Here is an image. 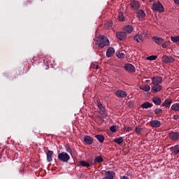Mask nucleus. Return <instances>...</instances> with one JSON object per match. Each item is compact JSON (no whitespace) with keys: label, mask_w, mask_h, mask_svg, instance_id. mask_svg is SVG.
<instances>
[{"label":"nucleus","mask_w":179,"mask_h":179,"mask_svg":"<svg viewBox=\"0 0 179 179\" xmlns=\"http://www.w3.org/2000/svg\"><path fill=\"white\" fill-rule=\"evenodd\" d=\"M169 138L172 141H177V139H178V138H179L178 133H177V132L169 133Z\"/></svg>","instance_id":"nucleus-14"},{"label":"nucleus","mask_w":179,"mask_h":179,"mask_svg":"<svg viewBox=\"0 0 179 179\" xmlns=\"http://www.w3.org/2000/svg\"><path fill=\"white\" fill-rule=\"evenodd\" d=\"M47 161L48 162H52V155H54V152L49 150L47 152Z\"/></svg>","instance_id":"nucleus-20"},{"label":"nucleus","mask_w":179,"mask_h":179,"mask_svg":"<svg viewBox=\"0 0 179 179\" xmlns=\"http://www.w3.org/2000/svg\"><path fill=\"white\" fill-rule=\"evenodd\" d=\"M51 61H52V58L48 57L47 60L48 65H52V63H51Z\"/></svg>","instance_id":"nucleus-40"},{"label":"nucleus","mask_w":179,"mask_h":179,"mask_svg":"<svg viewBox=\"0 0 179 179\" xmlns=\"http://www.w3.org/2000/svg\"><path fill=\"white\" fill-rule=\"evenodd\" d=\"M124 14H122V13H120L118 15V20H120V22H122L124 21Z\"/></svg>","instance_id":"nucleus-34"},{"label":"nucleus","mask_w":179,"mask_h":179,"mask_svg":"<svg viewBox=\"0 0 179 179\" xmlns=\"http://www.w3.org/2000/svg\"><path fill=\"white\" fill-rule=\"evenodd\" d=\"M173 2H175L176 5H179V0H173Z\"/></svg>","instance_id":"nucleus-44"},{"label":"nucleus","mask_w":179,"mask_h":179,"mask_svg":"<svg viewBox=\"0 0 179 179\" xmlns=\"http://www.w3.org/2000/svg\"><path fill=\"white\" fill-rule=\"evenodd\" d=\"M124 131L126 132H129V131H132V128L129 127H124Z\"/></svg>","instance_id":"nucleus-38"},{"label":"nucleus","mask_w":179,"mask_h":179,"mask_svg":"<svg viewBox=\"0 0 179 179\" xmlns=\"http://www.w3.org/2000/svg\"><path fill=\"white\" fill-rule=\"evenodd\" d=\"M162 59V62L164 64H171V62H174V58L171 56L164 55Z\"/></svg>","instance_id":"nucleus-4"},{"label":"nucleus","mask_w":179,"mask_h":179,"mask_svg":"<svg viewBox=\"0 0 179 179\" xmlns=\"http://www.w3.org/2000/svg\"><path fill=\"white\" fill-rule=\"evenodd\" d=\"M155 113L156 114H162L163 113V110H162L160 108H157L155 110Z\"/></svg>","instance_id":"nucleus-37"},{"label":"nucleus","mask_w":179,"mask_h":179,"mask_svg":"<svg viewBox=\"0 0 179 179\" xmlns=\"http://www.w3.org/2000/svg\"><path fill=\"white\" fill-rule=\"evenodd\" d=\"M110 26H111V24H110Z\"/></svg>","instance_id":"nucleus-46"},{"label":"nucleus","mask_w":179,"mask_h":179,"mask_svg":"<svg viewBox=\"0 0 179 179\" xmlns=\"http://www.w3.org/2000/svg\"><path fill=\"white\" fill-rule=\"evenodd\" d=\"M152 101L156 106L162 104V99L160 98L154 97L152 98Z\"/></svg>","instance_id":"nucleus-25"},{"label":"nucleus","mask_w":179,"mask_h":179,"mask_svg":"<svg viewBox=\"0 0 179 179\" xmlns=\"http://www.w3.org/2000/svg\"><path fill=\"white\" fill-rule=\"evenodd\" d=\"M116 37L119 40H124L127 37V34L124 32H118L116 34Z\"/></svg>","instance_id":"nucleus-16"},{"label":"nucleus","mask_w":179,"mask_h":179,"mask_svg":"<svg viewBox=\"0 0 179 179\" xmlns=\"http://www.w3.org/2000/svg\"><path fill=\"white\" fill-rule=\"evenodd\" d=\"M163 89V87L160 84H154L151 88L152 93H157V92H160Z\"/></svg>","instance_id":"nucleus-7"},{"label":"nucleus","mask_w":179,"mask_h":179,"mask_svg":"<svg viewBox=\"0 0 179 179\" xmlns=\"http://www.w3.org/2000/svg\"><path fill=\"white\" fill-rule=\"evenodd\" d=\"M117 58H125V54L119 52L117 55Z\"/></svg>","instance_id":"nucleus-36"},{"label":"nucleus","mask_w":179,"mask_h":179,"mask_svg":"<svg viewBox=\"0 0 179 179\" xmlns=\"http://www.w3.org/2000/svg\"><path fill=\"white\" fill-rule=\"evenodd\" d=\"M134 40L137 41V43H142L143 41V36H142V34H137L134 36Z\"/></svg>","instance_id":"nucleus-17"},{"label":"nucleus","mask_w":179,"mask_h":179,"mask_svg":"<svg viewBox=\"0 0 179 179\" xmlns=\"http://www.w3.org/2000/svg\"><path fill=\"white\" fill-rule=\"evenodd\" d=\"M170 45L169 41H164V43H162V48H167Z\"/></svg>","instance_id":"nucleus-33"},{"label":"nucleus","mask_w":179,"mask_h":179,"mask_svg":"<svg viewBox=\"0 0 179 179\" xmlns=\"http://www.w3.org/2000/svg\"><path fill=\"white\" fill-rule=\"evenodd\" d=\"M152 10H157L158 12H164V8L161 2L154 3L152 5Z\"/></svg>","instance_id":"nucleus-3"},{"label":"nucleus","mask_w":179,"mask_h":179,"mask_svg":"<svg viewBox=\"0 0 179 179\" xmlns=\"http://www.w3.org/2000/svg\"><path fill=\"white\" fill-rule=\"evenodd\" d=\"M150 125L152 128H159L162 125V122L159 120H151Z\"/></svg>","instance_id":"nucleus-10"},{"label":"nucleus","mask_w":179,"mask_h":179,"mask_svg":"<svg viewBox=\"0 0 179 179\" xmlns=\"http://www.w3.org/2000/svg\"><path fill=\"white\" fill-rule=\"evenodd\" d=\"M145 82H146V83H149V82H150V80H145Z\"/></svg>","instance_id":"nucleus-45"},{"label":"nucleus","mask_w":179,"mask_h":179,"mask_svg":"<svg viewBox=\"0 0 179 179\" xmlns=\"http://www.w3.org/2000/svg\"><path fill=\"white\" fill-rule=\"evenodd\" d=\"M96 41L99 48H103L106 45H110V41L104 36H100L96 38Z\"/></svg>","instance_id":"nucleus-1"},{"label":"nucleus","mask_w":179,"mask_h":179,"mask_svg":"<svg viewBox=\"0 0 179 179\" xmlns=\"http://www.w3.org/2000/svg\"><path fill=\"white\" fill-rule=\"evenodd\" d=\"M124 69H126V71H127V72H131L132 73H134V72H135V71L136 70L135 69V66L131 64H125Z\"/></svg>","instance_id":"nucleus-9"},{"label":"nucleus","mask_w":179,"mask_h":179,"mask_svg":"<svg viewBox=\"0 0 179 179\" xmlns=\"http://www.w3.org/2000/svg\"><path fill=\"white\" fill-rule=\"evenodd\" d=\"M115 53V50H114V48H108V50L106 51L107 58H110V57H113Z\"/></svg>","instance_id":"nucleus-12"},{"label":"nucleus","mask_w":179,"mask_h":179,"mask_svg":"<svg viewBox=\"0 0 179 179\" xmlns=\"http://www.w3.org/2000/svg\"><path fill=\"white\" fill-rule=\"evenodd\" d=\"M110 131H111V132H115L117 130L115 129V126H111L110 127Z\"/></svg>","instance_id":"nucleus-39"},{"label":"nucleus","mask_w":179,"mask_h":179,"mask_svg":"<svg viewBox=\"0 0 179 179\" xmlns=\"http://www.w3.org/2000/svg\"><path fill=\"white\" fill-rule=\"evenodd\" d=\"M171 151L174 154V155H177L178 153H179V145H176L173 147L171 148Z\"/></svg>","instance_id":"nucleus-22"},{"label":"nucleus","mask_w":179,"mask_h":179,"mask_svg":"<svg viewBox=\"0 0 179 179\" xmlns=\"http://www.w3.org/2000/svg\"><path fill=\"white\" fill-rule=\"evenodd\" d=\"M103 159L101 156H97L96 157L94 158V163L95 164H97V163H103Z\"/></svg>","instance_id":"nucleus-26"},{"label":"nucleus","mask_w":179,"mask_h":179,"mask_svg":"<svg viewBox=\"0 0 179 179\" xmlns=\"http://www.w3.org/2000/svg\"><path fill=\"white\" fill-rule=\"evenodd\" d=\"M163 81V78L159 76L152 77V85H160Z\"/></svg>","instance_id":"nucleus-6"},{"label":"nucleus","mask_w":179,"mask_h":179,"mask_svg":"<svg viewBox=\"0 0 179 179\" xmlns=\"http://www.w3.org/2000/svg\"><path fill=\"white\" fill-rule=\"evenodd\" d=\"M141 108H152L153 107V104L149 103L148 101L144 102L141 105Z\"/></svg>","instance_id":"nucleus-18"},{"label":"nucleus","mask_w":179,"mask_h":179,"mask_svg":"<svg viewBox=\"0 0 179 179\" xmlns=\"http://www.w3.org/2000/svg\"><path fill=\"white\" fill-rule=\"evenodd\" d=\"M84 142L87 145H92L93 143V138L89 136H86L84 137Z\"/></svg>","instance_id":"nucleus-19"},{"label":"nucleus","mask_w":179,"mask_h":179,"mask_svg":"<svg viewBox=\"0 0 179 179\" xmlns=\"http://www.w3.org/2000/svg\"><path fill=\"white\" fill-rule=\"evenodd\" d=\"M98 108L99 113H100L101 115H103V117H107V111H106V108H104L103 104H101V103H98Z\"/></svg>","instance_id":"nucleus-5"},{"label":"nucleus","mask_w":179,"mask_h":179,"mask_svg":"<svg viewBox=\"0 0 179 179\" xmlns=\"http://www.w3.org/2000/svg\"><path fill=\"white\" fill-rule=\"evenodd\" d=\"M178 45H179V42H178Z\"/></svg>","instance_id":"nucleus-47"},{"label":"nucleus","mask_w":179,"mask_h":179,"mask_svg":"<svg viewBox=\"0 0 179 179\" xmlns=\"http://www.w3.org/2000/svg\"><path fill=\"white\" fill-rule=\"evenodd\" d=\"M95 138L100 142V143H103L104 142V136L103 135H96Z\"/></svg>","instance_id":"nucleus-28"},{"label":"nucleus","mask_w":179,"mask_h":179,"mask_svg":"<svg viewBox=\"0 0 179 179\" xmlns=\"http://www.w3.org/2000/svg\"><path fill=\"white\" fill-rule=\"evenodd\" d=\"M58 159L64 163H67V162H69L71 159V157L69 155H68V153L62 152L58 155Z\"/></svg>","instance_id":"nucleus-2"},{"label":"nucleus","mask_w":179,"mask_h":179,"mask_svg":"<svg viewBox=\"0 0 179 179\" xmlns=\"http://www.w3.org/2000/svg\"><path fill=\"white\" fill-rule=\"evenodd\" d=\"M114 142H115V143H117V145H121V143L124 142V138L119 137L117 138H115Z\"/></svg>","instance_id":"nucleus-29"},{"label":"nucleus","mask_w":179,"mask_h":179,"mask_svg":"<svg viewBox=\"0 0 179 179\" xmlns=\"http://www.w3.org/2000/svg\"><path fill=\"white\" fill-rule=\"evenodd\" d=\"M140 90H143V92H149L150 90V86L148 85H143L140 86Z\"/></svg>","instance_id":"nucleus-24"},{"label":"nucleus","mask_w":179,"mask_h":179,"mask_svg":"<svg viewBox=\"0 0 179 179\" xmlns=\"http://www.w3.org/2000/svg\"><path fill=\"white\" fill-rule=\"evenodd\" d=\"M120 179H129V178L128 176H121Z\"/></svg>","instance_id":"nucleus-43"},{"label":"nucleus","mask_w":179,"mask_h":179,"mask_svg":"<svg viewBox=\"0 0 179 179\" xmlns=\"http://www.w3.org/2000/svg\"><path fill=\"white\" fill-rule=\"evenodd\" d=\"M171 110L172 111L179 112V103H174L171 106Z\"/></svg>","instance_id":"nucleus-27"},{"label":"nucleus","mask_w":179,"mask_h":179,"mask_svg":"<svg viewBox=\"0 0 179 179\" xmlns=\"http://www.w3.org/2000/svg\"><path fill=\"white\" fill-rule=\"evenodd\" d=\"M115 94H116L117 97H119V98L127 97V92L124 91H122V90H119V91L116 92Z\"/></svg>","instance_id":"nucleus-13"},{"label":"nucleus","mask_w":179,"mask_h":179,"mask_svg":"<svg viewBox=\"0 0 179 179\" xmlns=\"http://www.w3.org/2000/svg\"><path fill=\"white\" fill-rule=\"evenodd\" d=\"M91 68L93 69H99V64L97 63H92Z\"/></svg>","instance_id":"nucleus-35"},{"label":"nucleus","mask_w":179,"mask_h":179,"mask_svg":"<svg viewBox=\"0 0 179 179\" xmlns=\"http://www.w3.org/2000/svg\"><path fill=\"white\" fill-rule=\"evenodd\" d=\"M172 102H173V99H168L162 103V107H166L167 108V107H169V106H170V104H171Z\"/></svg>","instance_id":"nucleus-21"},{"label":"nucleus","mask_w":179,"mask_h":179,"mask_svg":"<svg viewBox=\"0 0 179 179\" xmlns=\"http://www.w3.org/2000/svg\"><path fill=\"white\" fill-rule=\"evenodd\" d=\"M137 16L140 18L142 19L143 17H145L146 16V13H145V11L143 10H139L136 12Z\"/></svg>","instance_id":"nucleus-23"},{"label":"nucleus","mask_w":179,"mask_h":179,"mask_svg":"<svg viewBox=\"0 0 179 179\" xmlns=\"http://www.w3.org/2000/svg\"><path fill=\"white\" fill-rule=\"evenodd\" d=\"M146 59H148V61H155V60L157 59V56L151 55V56L147 57Z\"/></svg>","instance_id":"nucleus-32"},{"label":"nucleus","mask_w":179,"mask_h":179,"mask_svg":"<svg viewBox=\"0 0 179 179\" xmlns=\"http://www.w3.org/2000/svg\"><path fill=\"white\" fill-rule=\"evenodd\" d=\"M152 41L155 42L158 45H160L164 43V39L163 38L157 37V36H153Z\"/></svg>","instance_id":"nucleus-11"},{"label":"nucleus","mask_w":179,"mask_h":179,"mask_svg":"<svg viewBox=\"0 0 179 179\" xmlns=\"http://www.w3.org/2000/svg\"><path fill=\"white\" fill-rule=\"evenodd\" d=\"M134 131L136 134H141V132H143V128L141 127L140 126H137L136 127Z\"/></svg>","instance_id":"nucleus-30"},{"label":"nucleus","mask_w":179,"mask_h":179,"mask_svg":"<svg viewBox=\"0 0 179 179\" xmlns=\"http://www.w3.org/2000/svg\"><path fill=\"white\" fill-rule=\"evenodd\" d=\"M66 151L69 153H72V149H71V148H69V147H66Z\"/></svg>","instance_id":"nucleus-42"},{"label":"nucleus","mask_w":179,"mask_h":179,"mask_svg":"<svg viewBox=\"0 0 179 179\" xmlns=\"http://www.w3.org/2000/svg\"><path fill=\"white\" fill-rule=\"evenodd\" d=\"M131 7L133 10H138V8L141 7V4L138 1H131Z\"/></svg>","instance_id":"nucleus-8"},{"label":"nucleus","mask_w":179,"mask_h":179,"mask_svg":"<svg viewBox=\"0 0 179 179\" xmlns=\"http://www.w3.org/2000/svg\"><path fill=\"white\" fill-rule=\"evenodd\" d=\"M124 31L129 34L130 33H132V31H134V27H132V25H127L124 28Z\"/></svg>","instance_id":"nucleus-15"},{"label":"nucleus","mask_w":179,"mask_h":179,"mask_svg":"<svg viewBox=\"0 0 179 179\" xmlns=\"http://www.w3.org/2000/svg\"><path fill=\"white\" fill-rule=\"evenodd\" d=\"M173 120L177 121V120H179V115H173Z\"/></svg>","instance_id":"nucleus-41"},{"label":"nucleus","mask_w":179,"mask_h":179,"mask_svg":"<svg viewBox=\"0 0 179 179\" xmlns=\"http://www.w3.org/2000/svg\"><path fill=\"white\" fill-rule=\"evenodd\" d=\"M80 164L83 166V167H90V164H89L86 161L80 162Z\"/></svg>","instance_id":"nucleus-31"}]
</instances>
